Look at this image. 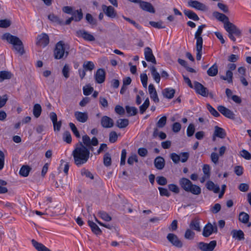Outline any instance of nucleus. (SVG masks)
<instances>
[{
  "mask_svg": "<svg viewBox=\"0 0 251 251\" xmlns=\"http://www.w3.org/2000/svg\"><path fill=\"white\" fill-rule=\"evenodd\" d=\"M82 142H79L76 144L72 152L74 163L79 167L87 163L89 157L90 151H94L93 146L99 144V141L95 137L92 139L87 135H83L82 137Z\"/></svg>",
  "mask_w": 251,
  "mask_h": 251,
  "instance_id": "obj_1",
  "label": "nucleus"
},
{
  "mask_svg": "<svg viewBox=\"0 0 251 251\" xmlns=\"http://www.w3.org/2000/svg\"><path fill=\"white\" fill-rule=\"evenodd\" d=\"M1 39L6 40L8 43L12 44L13 46V49L21 55H23L24 53V45L19 37L12 35L9 33H6L3 34Z\"/></svg>",
  "mask_w": 251,
  "mask_h": 251,
  "instance_id": "obj_2",
  "label": "nucleus"
},
{
  "mask_svg": "<svg viewBox=\"0 0 251 251\" xmlns=\"http://www.w3.org/2000/svg\"><path fill=\"white\" fill-rule=\"evenodd\" d=\"M206 27L204 24L198 26L195 33V39L196 40V58L197 60H201L202 55L203 39L201 36L203 29Z\"/></svg>",
  "mask_w": 251,
  "mask_h": 251,
  "instance_id": "obj_3",
  "label": "nucleus"
},
{
  "mask_svg": "<svg viewBox=\"0 0 251 251\" xmlns=\"http://www.w3.org/2000/svg\"><path fill=\"white\" fill-rule=\"evenodd\" d=\"M53 54L56 59H60L64 56L66 57L68 56V52L65 51V44L63 41H60L56 44Z\"/></svg>",
  "mask_w": 251,
  "mask_h": 251,
  "instance_id": "obj_4",
  "label": "nucleus"
},
{
  "mask_svg": "<svg viewBox=\"0 0 251 251\" xmlns=\"http://www.w3.org/2000/svg\"><path fill=\"white\" fill-rule=\"evenodd\" d=\"M216 245L217 242L215 240L211 241L209 243L201 242L197 244L198 248L201 251H213Z\"/></svg>",
  "mask_w": 251,
  "mask_h": 251,
  "instance_id": "obj_5",
  "label": "nucleus"
},
{
  "mask_svg": "<svg viewBox=\"0 0 251 251\" xmlns=\"http://www.w3.org/2000/svg\"><path fill=\"white\" fill-rule=\"evenodd\" d=\"M224 28L227 33H234L235 36L238 37H240L241 35V30L236 25L229 21L224 25Z\"/></svg>",
  "mask_w": 251,
  "mask_h": 251,
  "instance_id": "obj_6",
  "label": "nucleus"
},
{
  "mask_svg": "<svg viewBox=\"0 0 251 251\" xmlns=\"http://www.w3.org/2000/svg\"><path fill=\"white\" fill-rule=\"evenodd\" d=\"M49 42L50 39L48 34L42 33L37 36L36 44L38 46L44 48L49 44Z\"/></svg>",
  "mask_w": 251,
  "mask_h": 251,
  "instance_id": "obj_7",
  "label": "nucleus"
},
{
  "mask_svg": "<svg viewBox=\"0 0 251 251\" xmlns=\"http://www.w3.org/2000/svg\"><path fill=\"white\" fill-rule=\"evenodd\" d=\"M193 88L197 93L201 95L203 97H207L208 95V90L203 85L199 82L195 81L194 82Z\"/></svg>",
  "mask_w": 251,
  "mask_h": 251,
  "instance_id": "obj_8",
  "label": "nucleus"
},
{
  "mask_svg": "<svg viewBox=\"0 0 251 251\" xmlns=\"http://www.w3.org/2000/svg\"><path fill=\"white\" fill-rule=\"evenodd\" d=\"M75 35L78 37H81L87 41H94L95 40L94 36L84 29L78 30L75 32Z\"/></svg>",
  "mask_w": 251,
  "mask_h": 251,
  "instance_id": "obj_9",
  "label": "nucleus"
},
{
  "mask_svg": "<svg viewBox=\"0 0 251 251\" xmlns=\"http://www.w3.org/2000/svg\"><path fill=\"white\" fill-rule=\"evenodd\" d=\"M167 239L173 246L176 247L181 248L183 246L182 242L174 233H169L167 236Z\"/></svg>",
  "mask_w": 251,
  "mask_h": 251,
  "instance_id": "obj_10",
  "label": "nucleus"
},
{
  "mask_svg": "<svg viewBox=\"0 0 251 251\" xmlns=\"http://www.w3.org/2000/svg\"><path fill=\"white\" fill-rule=\"evenodd\" d=\"M102 9L104 14L108 17L111 18H114L117 16V13L112 6H106L103 4L101 6Z\"/></svg>",
  "mask_w": 251,
  "mask_h": 251,
  "instance_id": "obj_11",
  "label": "nucleus"
},
{
  "mask_svg": "<svg viewBox=\"0 0 251 251\" xmlns=\"http://www.w3.org/2000/svg\"><path fill=\"white\" fill-rule=\"evenodd\" d=\"M218 110L225 117L234 119L235 118L234 113L230 109L223 105H219L217 108Z\"/></svg>",
  "mask_w": 251,
  "mask_h": 251,
  "instance_id": "obj_12",
  "label": "nucleus"
},
{
  "mask_svg": "<svg viewBox=\"0 0 251 251\" xmlns=\"http://www.w3.org/2000/svg\"><path fill=\"white\" fill-rule=\"evenodd\" d=\"M188 4L189 6L199 10L206 11L208 9L205 4L197 0L189 1Z\"/></svg>",
  "mask_w": 251,
  "mask_h": 251,
  "instance_id": "obj_13",
  "label": "nucleus"
},
{
  "mask_svg": "<svg viewBox=\"0 0 251 251\" xmlns=\"http://www.w3.org/2000/svg\"><path fill=\"white\" fill-rule=\"evenodd\" d=\"M95 78L98 83H102L105 79V72L103 69H99L97 70L95 75Z\"/></svg>",
  "mask_w": 251,
  "mask_h": 251,
  "instance_id": "obj_14",
  "label": "nucleus"
},
{
  "mask_svg": "<svg viewBox=\"0 0 251 251\" xmlns=\"http://www.w3.org/2000/svg\"><path fill=\"white\" fill-rule=\"evenodd\" d=\"M145 57L146 60L148 62H151L153 64H156L155 58L152 53L151 49L149 47L145 48Z\"/></svg>",
  "mask_w": 251,
  "mask_h": 251,
  "instance_id": "obj_15",
  "label": "nucleus"
},
{
  "mask_svg": "<svg viewBox=\"0 0 251 251\" xmlns=\"http://www.w3.org/2000/svg\"><path fill=\"white\" fill-rule=\"evenodd\" d=\"M101 126L104 128H111L113 126L114 121L110 117L107 116L102 117L100 121Z\"/></svg>",
  "mask_w": 251,
  "mask_h": 251,
  "instance_id": "obj_16",
  "label": "nucleus"
},
{
  "mask_svg": "<svg viewBox=\"0 0 251 251\" xmlns=\"http://www.w3.org/2000/svg\"><path fill=\"white\" fill-rule=\"evenodd\" d=\"M217 227H214L210 223L207 224L203 228L202 235L204 237H207L209 236L213 232H216Z\"/></svg>",
  "mask_w": 251,
  "mask_h": 251,
  "instance_id": "obj_17",
  "label": "nucleus"
},
{
  "mask_svg": "<svg viewBox=\"0 0 251 251\" xmlns=\"http://www.w3.org/2000/svg\"><path fill=\"white\" fill-rule=\"evenodd\" d=\"M74 115L76 120L80 123H85L88 119V115L87 112L75 111Z\"/></svg>",
  "mask_w": 251,
  "mask_h": 251,
  "instance_id": "obj_18",
  "label": "nucleus"
},
{
  "mask_svg": "<svg viewBox=\"0 0 251 251\" xmlns=\"http://www.w3.org/2000/svg\"><path fill=\"white\" fill-rule=\"evenodd\" d=\"M149 93L150 95L151 98L155 102L158 103L159 101V99L156 91L152 84H150L149 86Z\"/></svg>",
  "mask_w": 251,
  "mask_h": 251,
  "instance_id": "obj_19",
  "label": "nucleus"
},
{
  "mask_svg": "<svg viewBox=\"0 0 251 251\" xmlns=\"http://www.w3.org/2000/svg\"><path fill=\"white\" fill-rule=\"evenodd\" d=\"M140 7L145 11L154 13L155 10L151 3L146 1H141L140 3Z\"/></svg>",
  "mask_w": 251,
  "mask_h": 251,
  "instance_id": "obj_20",
  "label": "nucleus"
},
{
  "mask_svg": "<svg viewBox=\"0 0 251 251\" xmlns=\"http://www.w3.org/2000/svg\"><path fill=\"white\" fill-rule=\"evenodd\" d=\"M154 164L157 169L162 170L165 166V161L162 157L157 156L154 159Z\"/></svg>",
  "mask_w": 251,
  "mask_h": 251,
  "instance_id": "obj_21",
  "label": "nucleus"
},
{
  "mask_svg": "<svg viewBox=\"0 0 251 251\" xmlns=\"http://www.w3.org/2000/svg\"><path fill=\"white\" fill-rule=\"evenodd\" d=\"M32 244L33 246L38 251H51L49 249L46 247L45 245L41 243L37 242L34 239L31 240Z\"/></svg>",
  "mask_w": 251,
  "mask_h": 251,
  "instance_id": "obj_22",
  "label": "nucleus"
},
{
  "mask_svg": "<svg viewBox=\"0 0 251 251\" xmlns=\"http://www.w3.org/2000/svg\"><path fill=\"white\" fill-rule=\"evenodd\" d=\"M214 132L213 134V136L218 137L220 138H224L226 136V133L225 130L219 127L218 126H215L214 127Z\"/></svg>",
  "mask_w": 251,
  "mask_h": 251,
  "instance_id": "obj_23",
  "label": "nucleus"
},
{
  "mask_svg": "<svg viewBox=\"0 0 251 251\" xmlns=\"http://www.w3.org/2000/svg\"><path fill=\"white\" fill-rule=\"evenodd\" d=\"M179 184L181 187L186 191L190 188L192 184V182L188 179L186 178H182L179 181Z\"/></svg>",
  "mask_w": 251,
  "mask_h": 251,
  "instance_id": "obj_24",
  "label": "nucleus"
},
{
  "mask_svg": "<svg viewBox=\"0 0 251 251\" xmlns=\"http://www.w3.org/2000/svg\"><path fill=\"white\" fill-rule=\"evenodd\" d=\"M213 15L217 20L222 22L224 24V25L229 22L228 18L224 14L215 12L213 13Z\"/></svg>",
  "mask_w": 251,
  "mask_h": 251,
  "instance_id": "obj_25",
  "label": "nucleus"
},
{
  "mask_svg": "<svg viewBox=\"0 0 251 251\" xmlns=\"http://www.w3.org/2000/svg\"><path fill=\"white\" fill-rule=\"evenodd\" d=\"M206 187L208 190L212 191L215 193H218L220 191L219 186L215 185L212 181H208L206 183Z\"/></svg>",
  "mask_w": 251,
  "mask_h": 251,
  "instance_id": "obj_26",
  "label": "nucleus"
},
{
  "mask_svg": "<svg viewBox=\"0 0 251 251\" xmlns=\"http://www.w3.org/2000/svg\"><path fill=\"white\" fill-rule=\"evenodd\" d=\"M231 234L233 238L238 239V240H242L244 239V233L241 230H232Z\"/></svg>",
  "mask_w": 251,
  "mask_h": 251,
  "instance_id": "obj_27",
  "label": "nucleus"
},
{
  "mask_svg": "<svg viewBox=\"0 0 251 251\" xmlns=\"http://www.w3.org/2000/svg\"><path fill=\"white\" fill-rule=\"evenodd\" d=\"M162 94L164 97L171 99L175 94V90L173 88H165L162 91Z\"/></svg>",
  "mask_w": 251,
  "mask_h": 251,
  "instance_id": "obj_28",
  "label": "nucleus"
},
{
  "mask_svg": "<svg viewBox=\"0 0 251 251\" xmlns=\"http://www.w3.org/2000/svg\"><path fill=\"white\" fill-rule=\"evenodd\" d=\"M88 223L93 233L96 235H100L101 233V230L96 224L91 221H88Z\"/></svg>",
  "mask_w": 251,
  "mask_h": 251,
  "instance_id": "obj_29",
  "label": "nucleus"
},
{
  "mask_svg": "<svg viewBox=\"0 0 251 251\" xmlns=\"http://www.w3.org/2000/svg\"><path fill=\"white\" fill-rule=\"evenodd\" d=\"M184 14L188 18L192 19L195 21H198L200 19L198 16L193 11L190 10H184Z\"/></svg>",
  "mask_w": 251,
  "mask_h": 251,
  "instance_id": "obj_30",
  "label": "nucleus"
},
{
  "mask_svg": "<svg viewBox=\"0 0 251 251\" xmlns=\"http://www.w3.org/2000/svg\"><path fill=\"white\" fill-rule=\"evenodd\" d=\"M13 74L9 71H2L0 72V82L5 79H10L13 76Z\"/></svg>",
  "mask_w": 251,
  "mask_h": 251,
  "instance_id": "obj_31",
  "label": "nucleus"
},
{
  "mask_svg": "<svg viewBox=\"0 0 251 251\" xmlns=\"http://www.w3.org/2000/svg\"><path fill=\"white\" fill-rule=\"evenodd\" d=\"M218 72V66L215 63L208 69L207 74L210 76H215L217 75Z\"/></svg>",
  "mask_w": 251,
  "mask_h": 251,
  "instance_id": "obj_32",
  "label": "nucleus"
},
{
  "mask_svg": "<svg viewBox=\"0 0 251 251\" xmlns=\"http://www.w3.org/2000/svg\"><path fill=\"white\" fill-rule=\"evenodd\" d=\"M150 70L154 80L156 83H158L160 80V75L157 72L155 67L153 66L151 67Z\"/></svg>",
  "mask_w": 251,
  "mask_h": 251,
  "instance_id": "obj_33",
  "label": "nucleus"
},
{
  "mask_svg": "<svg viewBox=\"0 0 251 251\" xmlns=\"http://www.w3.org/2000/svg\"><path fill=\"white\" fill-rule=\"evenodd\" d=\"M201 188L199 186L192 184L187 192H190L194 195H199L201 193Z\"/></svg>",
  "mask_w": 251,
  "mask_h": 251,
  "instance_id": "obj_34",
  "label": "nucleus"
},
{
  "mask_svg": "<svg viewBox=\"0 0 251 251\" xmlns=\"http://www.w3.org/2000/svg\"><path fill=\"white\" fill-rule=\"evenodd\" d=\"M129 124V121L126 119H120L116 122V126L120 128L126 127Z\"/></svg>",
  "mask_w": 251,
  "mask_h": 251,
  "instance_id": "obj_35",
  "label": "nucleus"
},
{
  "mask_svg": "<svg viewBox=\"0 0 251 251\" xmlns=\"http://www.w3.org/2000/svg\"><path fill=\"white\" fill-rule=\"evenodd\" d=\"M249 218L250 216L247 213L241 212L239 213L238 219L242 223L247 224L249 221Z\"/></svg>",
  "mask_w": 251,
  "mask_h": 251,
  "instance_id": "obj_36",
  "label": "nucleus"
},
{
  "mask_svg": "<svg viewBox=\"0 0 251 251\" xmlns=\"http://www.w3.org/2000/svg\"><path fill=\"white\" fill-rule=\"evenodd\" d=\"M42 107L39 104H35L33 106V114L36 118H38L41 113Z\"/></svg>",
  "mask_w": 251,
  "mask_h": 251,
  "instance_id": "obj_37",
  "label": "nucleus"
},
{
  "mask_svg": "<svg viewBox=\"0 0 251 251\" xmlns=\"http://www.w3.org/2000/svg\"><path fill=\"white\" fill-rule=\"evenodd\" d=\"M221 78L224 80H226L228 83L232 82V78H233V73L230 70H227L226 72V75L223 76L222 75L221 76Z\"/></svg>",
  "mask_w": 251,
  "mask_h": 251,
  "instance_id": "obj_38",
  "label": "nucleus"
},
{
  "mask_svg": "<svg viewBox=\"0 0 251 251\" xmlns=\"http://www.w3.org/2000/svg\"><path fill=\"white\" fill-rule=\"evenodd\" d=\"M189 226L191 229L195 230L199 232L201 231L200 223L198 220L192 221Z\"/></svg>",
  "mask_w": 251,
  "mask_h": 251,
  "instance_id": "obj_39",
  "label": "nucleus"
},
{
  "mask_svg": "<svg viewBox=\"0 0 251 251\" xmlns=\"http://www.w3.org/2000/svg\"><path fill=\"white\" fill-rule=\"evenodd\" d=\"M149 105L150 100L149 98H147L144 102L139 107L140 113L142 114H143L149 107Z\"/></svg>",
  "mask_w": 251,
  "mask_h": 251,
  "instance_id": "obj_40",
  "label": "nucleus"
},
{
  "mask_svg": "<svg viewBox=\"0 0 251 251\" xmlns=\"http://www.w3.org/2000/svg\"><path fill=\"white\" fill-rule=\"evenodd\" d=\"M30 170V168L27 166H23L21 168L19 173L21 176L26 177L27 176Z\"/></svg>",
  "mask_w": 251,
  "mask_h": 251,
  "instance_id": "obj_41",
  "label": "nucleus"
},
{
  "mask_svg": "<svg viewBox=\"0 0 251 251\" xmlns=\"http://www.w3.org/2000/svg\"><path fill=\"white\" fill-rule=\"evenodd\" d=\"M83 67L86 71H92L95 68V64L92 61H85L83 63Z\"/></svg>",
  "mask_w": 251,
  "mask_h": 251,
  "instance_id": "obj_42",
  "label": "nucleus"
},
{
  "mask_svg": "<svg viewBox=\"0 0 251 251\" xmlns=\"http://www.w3.org/2000/svg\"><path fill=\"white\" fill-rule=\"evenodd\" d=\"M126 110L129 116H132L135 115L137 113V109L135 107L126 106Z\"/></svg>",
  "mask_w": 251,
  "mask_h": 251,
  "instance_id": "obj_43",
  "label": "nucleus"
},
{
  "mask_svg": "<svg viewBox=\"0 0 251 251\" xmlns=\"http://www.w3.org/2000/svg\"><path fill=\"white\" fill-rule=\"evenodd\" d=\"M103 164L106 167L110 166L111 164V155L108 152H106L103 156Z\"/></svg>",
  "mask_w": 251,
  "mask_h": 251,
  "instance_id": "obj_44",
  "label": "nucleus"
},
{
  "mask_svg": "<svg viewBox=\"0 0 251 251\" xmlns=\"http://www.w3.org/2000/svg\"><path fill=\"white\" fill-rule=\"evenodd\" d=\"M195 236V233L191 229H187L184 234V237L188 240H193Z\"/></svg>",
  "mask_w": 251,
  "mask_h": 251,
  "instance_id": "obj_45",
  "label": "nucleus"
},
{
  "mask_svg": "<svg viewBox=\"0 0 251 251\" xmlns=\"http://www.w3.org/2000/svg\"><path fill=\"white\" fill-rule=\"evenodd\" d=\"M99 215L103 220L109 222L112 219L111 217L106 212L100 211L99 212Z\"/></svg>",
  "mask_w": 251,
  "mask_h": 251,
  "instance_id": "obj_46",
  "label": "nucleus"
},
{
  "mask_svg": "<svg viewBox=\"0 0 251 251\" xmlns=\"http://www.w3.org/2000/svg\"><path fill=\"white\" fill-rule=\"evenodd\" d=\"M206 107L209 112L214 117H218L220 116L219 112L214 109L210 104L207 103L206 104Z\"/></svg>",
  "mask_w": 251,
  "mask_h": 251,
  "instance_id": "obj_47",
  "label": "nucleus"
},
{
  "mask_svg": "<svg viewBox=\"0 0 251 251\" xmlns=\"http://www.w3.org/2000/svg\"><path fill=\"white\" fill-rule=\"evenodd\" d=\"M63 140L68 144L72 142V136L69 131H66L63 134Z\"/></svg>",
  "mask_w": 251,
  "mask_h": 251,
  "instance_id": "obj_48",
  "label": "nucleus"
},
{
  "mask_svg": "<svg viewBox=\"0 0 251 251\" xmlns=\"http://www.w3.org/2000/svg\"><path fill=\"white\" fill-rule=\"evenodd\" d=\"M69 126L72 132L77 138H80V135L75 125L73 123H69Z\"/></svg>",
  "mask_w": 251,
  "mask_h": 251,
  "instance_id": "obj_49",
  "label": "nucleus"
},
{
  "mask_svg": "<svg viewBox=\"0 0 251 251\" xmlns=\"http://www.w3.org/2000/svg\"><path fill=\"white\" fill-rule=\"evenodd\" d=\"M166 121L167 117L166 116L161 117L156 124L157 126L159 128L163 127L166 124Z\"/></svg>",
  "mask_w": 251,
  "mask_h": 251,
  "instance_id": "obj_50",
  "label": "nucleus"
},
{
  "mask_svg": "<svg viewBox=\"0 0 251 251\" xmlns=\"http://www.w3.org/2000/svg\"><path fill=\"white\" fill-rule=\"evenodd\" d=\"M195 131V126L193 124H191L189 125L187 128V135L188 137L192 136Z\"/></svg>",
  "mask_w": 251,
  "mask_h": 251,
  "instance_id": "obj_51",
  "label": "nucleus"
},
{
  "mask_svg": "<svg viewBox=\"0 0 251 251\" xmlns=\"http://www.w3.org/2000/svg\"><path fill=\"white\" fill-rule=\"evenodd\" d=\"M11 25V21L8 19L0 20V27L1 28H7Z\"/></svg>",
  "mask_w": 251,
  "mask_h": 251,
  "instance_id": "obj_52",
  "label": "nucleus"
},
{
  "mask_svg": "<svg viewBox=\"0 0 251 251\" xmlns=\"http://www.w3.org/2000/svg\"><path fill=\"white\" fill-rule=\"evenodd\" d=\"M210 167L208 164H204L202 167V171L204 175L207 177H210Z\"/></svg>",
  "mask_w": 251,
  "mask_h": 251,
  "instance_id": "obj_53",
  "label": "nucleus"
},
{
  "mask_svg": "<svg viewBox=\"0 0 251 251\" xmlns=\"http://www.w3.org/2000/svg\"><path fill=\"white\" fill-rule=\"evenodd\" d=\"M170 158L172 160L174 163L177 164L179 161H180V154L178 155L176 153H172L170 154Z\"/></svg>",
  "mask_w": 251,
  "mask_h": 251,
  "instance_id": "obj_54",
  "label": "nucleus"
},
{
  "mask_svg": "<svg viewBox=\"0 0 251 251\" xmlns=\"http://www.w3.org/2000/svg\"><path fill=\"white\" fill-rule=\"evenodd\" d=\"M241 156L247 160L251 159V154L246 150H242L240 152Z\"/></svg>",
  "mask_w": 251,
  "mask_h": 251,
  "instance_id": "obj_55",
  "label": "nucleus"
},
{
  "mask_svg": "<svg viewBox=\"0 0 251 251\" xmlns=\"http://www.w3.org/2000/svg\"><path fill=\"white\" fill-rule=\"evenodd\" d=\"M157 183L160 185H165L167 183V179L162 176H157L156 178Z\"/></svg>",
  "mask_w": 251,
  "mask_h": 251,
  "instance_id": "obj_56",
  "label": "nucleus"
},
{
  "mask_svg": "<svg viewBox=\"0 0 251 251\" xmlns=\"http://www.w3.org/2000/svg\"><path fill=\"white\" fill-rule=\"evenodd\" d=\"M180 161L182 163L186 162L189 157V153L188 152H182L180 153Z\"/></svg>",
  "mask_w": 251,
  "mask_h": 251,
  "instance_id": "obj_57",
  "label": "nucleus"
},
{
  "mask_svg": "<svg viewBox=\"0 0 251 251\" xmlns=\"http://www.w3.org/2000/svg\"><path fill=\"white\" fill-rule=\"evenodd\" d=\"M6 184L7 182L5 181L0 179V194H4L7 192V189L6 187H2Z\"/></svg>",
  "mask_w": 251,
  "mask_h": 251,
  "instance_id": "obj_58",
  "label": "nucleus"
},
{
  "mask_svg": "<svg viewBox=\"0 0 251 251\" xmlns=\"http://www.w3.org/2000/svg\"><path fill=\"white\" fill-rule=\"evenodd\" d=\"M123 18L125 20H126V21L128 22L129 23L133 25L137 29H141L142 28L141 26L138 24H137L135 21L131 20L130 18L126 17L124 16H123Z\"/></svg>",
  "mask_w": 251,
  "mask_h": 251,
  "instance_id": "obj_59",
  "label": "nucleus"
},
{
  "mask_svg": "<svg viewBox=\"0 0 251 251\" xmlns=\"http://www.w3.org/2000/svg\"><path fill=\"white\" fill-rule=\"evenodd\" d=\"M138 161V157L137 155L135 154H132L131 156H130L127 159V163L131 165H133L134 162H137Z\"/></svg>",
  "mask_w": 251,
  "mask_h": 251,
  "instance_id": "obj_60",
  "label": "nucleus"
},
{
  "mask_svg": "<svg viewBox=\"0 0 251 251\" xmlns=\"http://www.w3.org/2000/svg\"><path fill=\"white\" fill-rule=\"evenodd\" d=\"M141 80L144 88H147L148 82V76L146 74H142L140 75Z\"/></svg>",
  "mask_w": 251,
  "mask_h": 251,
  "instance_id": "obj_61",
  "label": "nucleus"
},
{
  "mask_svg": "<svg viewBox=\"0 0 251 251\" xmlns=\"http://www.w3.org/2000/svg\"><path fill=\"white\" fill-rule=\"evenodd\" d=\"M81 174L82 176H85L86 177L93 179L94 178L93 175L88 170L84 168L81 169Z\"/></svg>",
  "mask_w": 251,
  "mask_h": 251,
  "instance_id": "obj_62",
  "label": "nucleus"
},
{
  "mask_svg": "<svg viewBox=\"0 0 251 251\" xmlns=\"http://www.w3.org/2000/svg\"><path fill=\"white\" fill-rule=\"evenodd\" d=\"M150 25H151L152 26L157 28H164L165 27L164 26L162 25V22L160 21L158 22H152L151 21L150 22Z\"/></svg>",
  "mask_w": 251,
  "mask_h": 251,
  "instance_id": "obj_63",
  "label": "nucleus"
},
{
  "mask_svg": "<svg viewBox=\"0 0 251 251\" xmlns=\"http://www.w3.org/2000/svg\"><path fill=\"white\" fill-rule=\"evenodd\" d=\"M70 68L68 65H65L62 69V74L67 79L68 78L70 75Z\"/></svg>",
  "mask_w": 251,
  "mask_h": 251,
  "instance_id": "obj_64",
  "label": "nucleus"
}]
</instances>
